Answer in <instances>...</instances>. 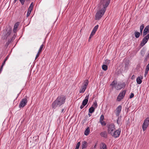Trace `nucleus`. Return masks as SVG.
<instances>
[{
  "instance_id": "f257e3e1",
  "label": "nucleus",
  "mask_w": 149,
  "mask_h": 149,
  "mask_svg": "<svg viewBox=\"0 0 149 149\" xmlns=\"http://www.w3.org/2000/svg\"><path fill=\"white\" fill-rule=\"evenodd\" d=\"M110 0H101L98 5L99 9L97 11L95 15V19L99 20L104 14L106 10V8L110 3Z\"/></svg>"
},
{
  "instance_id": "f03ea898",
  "label": "nucleus",
  "mask_w": 149,
  "mask_h": 149,
  "mask_svg": "<svg viewBox=\"0 0 149 149\" xmlns=\"http://www.w3.org/2000/svg\"><path fill=\"white\" fill-rule=\"evenodd\" d=\"M65 99L66 98L64 95H61L58 96L52 104V107L55 109L58 106H61L64 103Z\"/></svg>"
},
{
  "instance_id": "7ed1b4c3",
  "label": "nucleus",
  "mask_w": 149,
  "mask_h": 149,
  "mask_svg": "<svg viewBox=\"0 0 149 149\" xmlns=\"http://www.w3.org/2000/svg\"><path fill=\"white\" fill-rule=\"evenodd\" d=\"M6 33L2 36L1 39L3 40H6L11 33V28L10 26H7L6 28Z\"/></svg>"
},
{
  "instance_id": "20e7f679",
  "label": "nucleus",
  "mask_w": 149,
  "mask_h": 149,
  "mask_svg": "<svg viewBox=\"0 0 149 149\" xmlns=\"http://www.w3.org/2000/svg\"><path fill=\"white\" fill-rule=\"evenodd\" d=\"M88 83V80H85L82 84L79 90V93H84L86 90Z\"/></svg>"
},
{
  "instance_id": "39448f33",
  "label": "nucleus",
  "mask_w": 149,
  "mask_h": 149,
  "mask_svg": "<svg viewBox=\"0 0 149 149\" xmlns=\"http://www.w3.org/2000/svg\"><path fill=\"white\" fill-rule=\"evenodd\" d=\"M149 125V118H147L144 120L142 125L143 130L144 131L146 130Z\"/></svg>"
},
{
  "instance_id": "423d86ee",
  "label": "nucleus",
  "mask_w": 149,
  "mask_h": 149,
  "mask_svg": "<svg viewBox=\"0 0 149 149\" xmlns=\"http://www.w3.org/2000/svg\"><path fill=\"white\" fill-rule=\"evenodd\" d=\"M126 93V91L124 90L120 92L117 97V100L118 102L120 101L123 99Z\"/></svg>"
},
{
  "instance_id": "0eeeda50",
  "label": "nucleus",
  "mask_w": 149,
  "mask_h": 149,
  "mask_svg": "<svg viewBox=\"0 0 149 149\" xmlns=\"http://www.w3.org/2000/svg\"><path fill=\"white\" fill-rule=\"evenodd\" d=\"M115 128L113 124H111L108 126V132L111 135L113 133V132L115 130Z\"/></svg>"
},
{
  "instance_id": "6e6552de",
  "label": "nucleus",
  "mask_w": 149,
  "mask_h": 149,
  "mask_svg": "<svg viewBox=\"0 0 149 149\" xmlns=\"http://www.w3.org/2000/svg\"><path fill=\"white\" fill-rule=\"evenodd\" d=\"M27 101V99L26 98H24L22 99L19 105V107L21 108L24 107L26 104Z\"/></svg>"
},
{
  "instance_id": "1a4fd4ad",
  "label": "nucleus",
  "mask_w": 149,
  "mask_h": 149,
  "mask_svg": "<svg viewBox=\"0 0 149 149\" xmlns=\"http://www.w3.org/2000/svg\"><path fill=\"white\" fill-rule=\"evenodd\" d=\"M121 131V129H120L117 130L116 131L115 130L113 132V133L111 135L114 138L118 137L120 135Z\"/></svg>"
},
{
  "instance_id": "9d476101",
  "label": "nucleus",
  "mask_w": 149,
  "mask_h": 149,
  "mask_svg": "<svg viewBox=\"0 0 149 149\" xmlns=\"http://www.w3.org/2000/svg\"><path fill=\"white\" fill-rule=\"evenodd\" d=\"M149 38V34H148L143 39V40L141 43V46H143L147 42Z\"/></svg>"
},
{
  "instance_id": "9b49d317",
  "label": "nucleus",
  "mask_w": 149,
  "mask_h": 149,
  "mask_svg": "<svg viewBox=\"0 0 149 149\" xmlns=\"http://www.w3.org/2000/svg\"><path fill=\"white\" fill-rule=\"evenodd\" d=\"M122 109V106L121 105L118 106L116 109L115 111V113L116 116H118L119 114L121 112Z\"/></svg>"
},
{
  "instance_id": "f8f14e48",
  "label": "nucleus",
  "mask_w": 149,
  "mask_h": 149,
  "mask_svg": "<svg viewBox=\"0 0 149 149\" xmlns=\"http://www.w3.org/2000/svg\"><path fill=\"white\" fill-rule=\"evenodd\" d=\"M125 86V84L124 83H119L117 84L116 87V89L117 90H120Z\"/></svg>"
},
{
  "instance_id": "ddd939ff",
  "label": "nucleus",
  "mask_w": 149,
  "mask_h": 149,
  "mask_svg": "<svg viewBox=\"0 0 149 149\" xmlns=\"http://www.w3.org/2000/svg\"><path fill=\"white\" fill-rule=\"evenodd\" d=\"M89 94L88 95L86 96L85 99L83 100L82 102V104L84 106H85L87 103L88 102V100L89 97Z\"/></svg>"
},
{
  "instance_id": "4468645a",
  "label": "nucleus",
  "mask_w": 149,
  "mask_h": 149,
  "mask_svg": "<svg viewBox=\"0 0 149 149\" xmlns=\"http://www.w3.org/2000/svg\"><path fill=\"white\" fill-rule=\"evenodd\" d=\"M149 26L148 25L145 27L143 31V36H144L147 34L149 31Z\"/></svg>"
},
{
  "instance_id": "2eb2a0df",
  "label": "nucleus",
  "mask_w": 149,
  "mask_h": 149,
  "mask_svg": "<svg viewBox=\"0 0 149 149\" xmlns=\"http://www.w3.org/2000/svg\"><path fill=\"white\" fill-rule=\"evenodd\" d=\"M143 77H138L136 79V81L137 84H140L142 83V80L143 79Z\"/></svg>"
},
{
  "instance_id": "dca6fc26",
  "label": "nucleus",
  "mask_w": 149,
  "mask_h": 149,
  "mask_svg": "<svg viewBox=\"0 0 149 149\" xmlns=\"http://www.w3.org/2000/svg\"><path fill=\"white\" fill-rule=\"evenodd\" d=\"M100 149H107L106 145L104 143H102L100 145Z\"/></svg>"
},
{
  "instance_id": "f3484780",
  "label": "nucleus",
  "mask_w": 149,
  "mask_h": 149,
  "mask_svg": "<svg viewBox=\"0 0 149 149\" xmlns=\"http://www.w3.org/2000/svg\"><path fill=\"white\" fill-rule=\"evenodd\" d=\"M87 143L86 141H84L82 142L81 145L82 149H84L87 147Z\"/></svg>"
},
{
  "instance_id": "a211bd4d",
  "label": "nucleus",
  "mask_w": 149,
  "mask_h": 149,
  "mask_svg": "<svg viewBox=\"0 0 149 149\" xmlns=\"http://www.w3.org/2000/svg\"><path fill=\"white\" fill-rule=\"evenodd\" d=\"M100 135L102 137L106 138L107 137V133L106 132H103L100 133Z\"/></svg>"
},
{
  "instance_id": "6ab92c4d",
  "label": "nucleus",
  "mask_w": 149,
  "mask_h": 149,
  "mask_svg": "<svg viewBox=\"0 0 149 149\" xmlns=\"http://www.w3.org/2000/svg\"><path fill=\"white\" fill-rule=\"evenodd\" d=\"M117 82L116 81H113L111 84V85L112 86V88H116V87L117 86Z\"/></svg>"
},
{
  "instance_id": "aec40b11",
  "label": "nucleus",
  "mask_w": 149,
  "mask_h": 149,
  "mask_svg": "<svg viewBox=\"0 0 149 149\" xmlns=\"http://www.w3.org/2000/svg\"><path fill=\"white\" fill-rule=\"evenodd\" d=\"M19 25V23L18 22H17L15 24L14 26V28L13 29V31L14 32H15L16 31L17 28L18 27Z\"/></svg>"
},
{
  "instance_id": "412c9836",
  "label": "nucleus",
  "mask_w": 149,
  "mask_h": 149,
  "mask_svg": "<svg viewBox=\"0 0 149 149\" xmlns=\"http://www.w3.org/2000/svg\"><path fill=\"white\" fill-rule=\"evenodd\" d=\"M94 111L95 108L93 107H91L89 109V112L92 113Z\"/></svg>"
},
{
  "instance_id": "4be33fe9",
  "label": "nucleus",
  "mask_w": 149,
  "mask_h": 149,
  "mask_svg": "<svg viewBox=\"0 0 149 149\" xmlns=\"http://www.w3.org/2000/svg\"><path fill=\"white\" fill-rule=\"evenodd\" d=\"M90 130L89 128L88 127L86 130L84 132V134L87 136L88 135L89 133Z\"/></svg>"
},
{
  "instance_id": "5701e85b",
  "label": "nucleus",
  "mask_w": 149,
  "mask_h": 149,
  "mask_svg": "<svg viewBox=\"0 0 149 149\" xmlns=\"http://www.w3.org/2000/svg\"><path fill=\"white\" fill-rule=\"evenodd\" d=\"M134 34H135V37L136 38H138L139 37V36H140V33L139 32L136 31L135 32Z\"/></svg>"
},
{
  "instance_id": "b1692460",
  "label": "nucleus",
  "mask_w": 149,
  "mask_h": 149,
  "mask_svg": "<svg viewBox=\"0 0 149 149\" xmlns=\"http://www.w3.org/2000/svg\"><path fill=\"white\" fill-rule=\"evenodd\" d=\"M33 2H32L29 7V9H28V10H31V11H32V9H33Z\"/></svg>"
},
{
  "instance_id": "393cba45",
  "label": "nucleus",
  "mask_w": 149,
  "mask_h": 149,
  "mask_svg": "<svg viewBox=\"0 0 149 149\" xmlns=\"http://www.w3.org/2000/svg\"><path fill=\"white\" fill-rule=\"evenodd\" d=\"M33 2H32L29 7V9H28V10H31V11H32V9H33Z\"/></svg>"
},
{
  "instance_id": "a878e982",
  "label": "nucleus",
  "mask_w": 149,
  "mask_h": 149,
  "mask_svg": "<svg viewBox=\"0 0 149 149\" xmlns=\"http://www.w3.org/2000/svg\"><path fill=\"white\" fill-rule=\"evenodd\" d=\"M102 68L103 70L105 71H106L107 69V65H102Z\"/></svg>"
},
{
  "instance_id": "bb28decb",
  "label": "nucleus",
  "mask_w": 149,
  "mask_h": 149,
  "mask_svg": "<svg viewBox=\"0 0 149 149\" xmlns=\"http://www.w3.org/2000/svg\"><path fill=\"white\" fill-rule=\"evenodd\" d=\"M144 28V25L142 24L140 27V32L141 34H142L143 29Z\"/></svg>"
},
{
  "instance_id": "cd10ccee",
  "label": "nucleus",
  "mask_w": 149,
  "mask_h": 149,
  "mask_svg": "<svg viewBox=\"0 0 149 149\" xmlns=\"http://www.w3.org/2000/svg\"><path fill=\"white\" fill-rule=\"evenodd\" d=\"M95 32L92 31L90 35V36L89 38V41L90 39L91 38V37L95 34Z\"/></svg>"
},
{
  "instance_id": "c85d7f7f",
  "label": "nucleus",
  "mask_w": 149,
  "mask_h": 149,
  "mask_svg": "<svg viewBox=\"0 0 149 149\" xmlns=\"http://www.w3.org/2000/svg\"><path fill=\"white\" fill-rule=\"evenodd\" d=\"M118 117V118L117 121V123L119 125L121 121V117H120L119 116Z\"/></svg>"
},
{
  "instance_id": "c756f323",
  "label": "nucleus",
  "mask_w": 149,
  "mask_h": 149,
  "mask_svg": "<svg viewBox=\"0 0 149 149\" xmlns=\"http://www.w3.org/2000/svg\"><path fill=\"white\" fill-rule=\"evenodd\" d=\"M98 25H97L95 26V27L93 28L92 31L95 32L96 31L98 28Z\"/></svg>"
},
{
  "instance_id": "7c9ffc66",
  "label": "nucleus",
  "mask_w": 149,
  "mask_h": 149,
  "mask_svg": "<svg viewBox=\"0 0 149 149\" xmlns=\"http://www.w3.org/2000/svg\"><path fill=\"white\" fill-rule=\"evenodd\" d=\"M97 102L96 101H95V102H94L92 107H93L95 108V107H97Z\"/></svg>"
},
{
  "instance_id": "2f4dec72",
  "label": "nucleus",
  "mask_w": 149,
  "mask_h": 149,
  "mask_svg": "<svg viewBox=\"0 0 149 149\" xmlns=\"http://www.w3.org/2000/svg\"><path fill=\"white\" fill-rule=\"evenodd\" d=\"M80 142H78L76 146V148L75 149H79V147L80 146Z\"/></svg>"
},
{
  "instance_id": "473e14b6",
  "label": "nucleus",
  "mask_w": 149,
  "mask_h": 149,
  "mask_svg": "<svg viewBox=\"0 0 149 149\" xmlns=\"http://www.w3.org/2000/svg\"><path fill=\"white\" fill-rule=\"evenodd\" d=\"M44 47V45H41L40 46V49H39V51H38V53H40L41 52L43 47Z\"/></svg>"
},
{
  "instance_id": "72a5a7b5",
  "label": "nucleus",
  "mask_w": 149,
  "mask_h": 149,
  "mask_svg": "<svg viewBox=\"0 0 149 149\" xmlns=\"http://www.w3.org/2000/svg\"><path fill=\"white\" fill-rule=\"evenodd\" d=\"M110 62V61L108 59H106L105 60L104 63L107 65Z\"/></svg>"
},
{
  "instance_id": "f704fd0d",
  "label": "nucleus",
  "mask_w": 149,
  "mask_h": 149,
  "mask_svg": "<svg viewBox=\"0 0 149 149\" xmlns=\"http://www.w3.org/2000/svg\"><path fill=\"white\" fill-rule=\"evenodd\" d=\"M31 11L29 10H28L27 12L26 16L27 17H28L30 15Z\"/></svg>"
},
{
  "instance_id": "c9c22d12",
  "label": "nucleus",
  "mask_w": 149,
  "mask_h": 149,
  "mask_svg": "<svg viewBox=\"0 0 149 149\" xmlns=\"http://www.w3.org/2000/svg\"><path fill=\"white\" fill-rule=\"evenodd\" d=\"M104 116L103 115H101V116L100 118V121H102L103 120H104Z\"/></svg>"
},
{
  "instance_id": "e433bc0d",
  "label": "nucleus",
  "mask_w": 149,
  "mask_h": 149,
  "mask_svg": "<svg viewBox=\"0 0 149 149\" xmlns=\"http://www.w3.org/2000/svg\"><path fill=\"white\" fill-rule=\"evenodd\" d=\"M100 122L102 125H106V123L103 120L102 121H100Z\"/></svg>"
},
{
  "instance_id": "4c0bfd02",
  "label": "nucleus",
  "mask_w": 149,
  "mask_h": 149,
  "mask_svg": "<svg viewBox=\"0 0 149 149\" xmlns=\"http://www.w3.org/2000/svg\"><path fill=\"white\" fill-rule=\"evenodd\" d=\"M22 5H23L24 3L25 0H19Z\"/></svg>"
},
{
  "instance_id": "58836bf2",
  "label": "nucleus",
  "mask_w": 149,
  "mask_h": 149,
  "mask_svg": "<svg viewBox=\"0 0 149 149\" xmlns=\"http://www.w3.org/2000/svg\"><path fill=\"white\" fill-rule=\"evenodd\" d=\"M148 71L147 70H145V74H144V77H146L148 73Z\"/></svg>"
},
{
  "instance_id": "ea45409f",
  "label": "nucleus",
  "mask_w": 149,
  "mask_h": 149,
  "mask_svg": "<svg viewBox=\"0 0 149 149\" xmlns=\"http://www.w3.org/2000/svg\"><path fill=\"white\" fill-rule=\"evenodd\" d=\"M134 94L133 93H131V95L130 97V98H132L134 97Z\"/></svg>"
},
{
  "instance_id": "a19ab883",
  "label": "nucleus",
  "mask_w": 149,
  "mask_h": 149,
  "mask_svg": "<svg viewBox=\"0 0 149 149\" xmlns=\"http://www.w3.org/2000/svg\"><path fill=\"white\" fill-rule=\"evenodd\" d=\"M40 53H38V52L36 56V59L39 56V54H39Z\"/></svg>"
},
{
  "instance_id": "79ce46f5",
  "label": "nucleus",
  "mask_w": 149,
  "mask_h": 149,
  "mask_svg": "<svg viewBox=\"0 0 149 149\" xmlns=\"http://www.w3.org/2000/svg\"><path fill=\"white\" fill-rule=\"evenodd\" d=\"M85 106H84L83 105V104H82V105L80 107V108L81 109H83L84 107Z\"/></svg>"
},
{
  "instance_id": "37998d69",
  "label": "nucleus",
  "mask_w": 149,
  "mask_h": 149,
  "mask_svg": "<svg viewBox=\"0 0 149 149\" xmlns=\"http://www.w3.org/2000/svg\"><path fill=\"white\" fill-rule=\"evenodd\" d=\"M6 60H5L4 61H3V64H2V65L3 66V65H4V64H5V62H6Z\"/></svg>"
},
{
  "instance_id": "c03bdc74",
  "label": "nucleus",
  "mask_w": 149,
  "mask_h": 149,
  "mask_svg": "<svg viewBox=\"0 0 149 149\" xmlns=\"http://www.w3.org/2000/svg\"><path fill=\"white\" fill-rule=\"evenodd\" d=\"M3 65H1V69H0V70H1V71H2V69H3Z\"/></svg>"
},
{
  "instance_id": "a18cd8bd",
  "label": "nucleus",
  "mask_w": 149,
  "mask_h": 149,
  "mask_svg": "<svg viewBox=\"0 0 149 149\" xmlns=\"http://www.w3.org/2000/svg\"><path fill=\"white\" fill-rule=\"evenodd\" d=\"M64 109H63L61 110V113H63L64 112Z\"/></svg>"
},
{
  "instance_id": "49530a36",
  "label": "nucleus",
  "mask_w": 149,
  "mask_h": 149,
  "mask_svg": "<svg viewBox=\"0 0 149 149\" xmlns=\"http://www.w3.org/2000/svg\"><path fill=\"white\" fill-rule=\"evenodd\" d=\"M17 0H14V1H13V3H16V2Z\"/></svg>"
},
{
  "instance_id": "de8ad7c7",
  "label": "nucleus",
  "mask_w": 149,
  "mask_h": 149,
  "mask_svg": "<svg viewBox=\"0 0 149 149\" xmlns=\"http://www.w3.org/2000/svg\"><path fill=\"white\" fill-rule=\"evenodd\" d=\"M8 58V56L6 57V59L5 60H6V61L7 60V59Z\"/></svg>"
},
{
  "instance_id": "09e8293b",
  "label": "nucleus",
  "mask_w": 149,
  "mask_h": 149,
  "mask_svg": "<svg viewBox=\"0 0 149 149\" xmlns=\"http://www.w3.org/2000/svg\"><path fill=\"white\" fill-rule=\"evenodd\" d=\"M134 75H133L132 76V78L133 79V78H134Z\"/></svg>"
},
{
  "instance_id": "8fccbe9b",
  "label": "nucleus",
  "mask_w": 149,
  "mask_h": 149,
  "mask_svg": "<svg viewBox=\"0 0 149 149\" xmlns=\"http://www.w3.org/2000/svg\"><path fill=\"white\" fill-rule=\"evenodd\" d=\"M88 116H89V117L91 116V115L90 114H88Z\"/></svg>"
},
{
  "instance_id": "3c124183",
  "label": "nucleus",
  "mask_w": 149,
  "mask_h": 149,
  "mask_svg": "<svg viewBox=\"0 0 149 149\" xmlns=\"http://www.w3.org/2000/svg\"><path fill=\"white\" fill-rule=\"evenodd\" d=\"M96 145H95L94 146V148H96Z\"/></svg>"
}]
</instances>
